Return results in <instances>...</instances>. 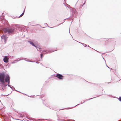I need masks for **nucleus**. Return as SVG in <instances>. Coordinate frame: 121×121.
<instances>
[{"label": "nucleus", "instance_id": "nucleus-1", "mask_svg": "<svg viewBox=\"0 0 121 121\" xmlns=\"http://www.w3.org/2000/svg\"><path fill=\"white\" fill-rule=\"evenodd\" d=\"M15 29L13 27H9L5 28L4 29V32L9 34L14 33Z\"/></svg>", "mask_w": 121, "mask_h": 121}, {"label": "nucleus", "instance_id": "nucleus-2", "mask_svg": "<svg viewBox=\"0 0 121 121\" xmlns=\"http://www.w3.org/2000/svg\"><path fill=\"white\" fill-rule=\"evenodd\" d=\"M5 75L4 73H0V82L3 84L4 83Z\"/></svg>", "mask_w": 121, "mask_h": 121}, {"label": "nucleus", "instance_id": "nucleus-3", "mask_svg": "<svg viewBox=\"0 0 121 121\" xmlns=\"http://www.w3.org/2000/svg\"><path fill=\"white\" fill-rule=\"evenodd\" d=\"M1 40H3L4 43H5L8 37L6 35H3L1 37Z\"/></svg>", "mask_w": 121, "mask_h": 121}, {"label": "nucleus", "instance_id": "nucleus-4", "mask_svg": "<svg viewBox=\"0 0 121 121\" xmlns=\"http://www.w3.org/2000/svg\"><path fill=\"white\" fill-rule=\"evenodd\" d=\"M54 76L57 77L60 80H62L63 78V76L60 74H57Z\"/></svg>", "mask_w": 121, "mask_h": 121}, {"label": "nucleus", "instance_id": "nucleus-5", "mask_svg": "<svg viewBox=\"0 0 121 121\" xmlns=\"http://www.w3.org/2000/svg\"><path fill=\"white\" fill-rule=\"evenodd\" d=\"M10 78L8 75H6V77L5 81L6 82H9L10 80Z\"/></svg>", "mask_w": 121, "mask_h": 121}, {"label": "nucleus", "instance_id": "nucleus-6", "mask_svg": "<svg viewBox=\"0 0 121 121\" xmlns=\"http://www.w3.org/2000/svg\"><path fill=\"white\" fill-rule=\"evenodd\" d=\"M3 60L5 62L7 63L8 62V59L7 56H5L3 59Z\"/></svg>", "mask_w": 121, "mask_h": 121}, {"label": "nucleus", "instance_id": "nucleus-7", "mask_svg": "<svg viewBox=\"0 0 121 121\" xmlns=\"http://www.w3.org/2000/svg\"><path fill=\"white\" fill-rule=\"evenodd\" d=\"M29 42L33 46H34V47H36V46L33 43V42L32 41H29Z\"/></svg>", "mask_w": 121, "mask_h": 121}, {"label": "nucleus", "instance_id": "nucleus-8", "mask_svg": "<svg viewBox=\"0 0 121 121\" xmlns=\"http://www.w3.org/2000/svg\"><path fill=\"white\" fill-rule=\"evenodd\" d=\"M24 12L20 16V17H21L22 16L24 15Z\"/></svg>", "mask_w": 121, "mask_h": 121}, {"label": "nucleus", "instance_id": "nucleus-9", "mask_svg": "<svg viewBox=\"0 0 121 121\" xmlns=\"http://www.w3.org/2000/svg\"><path fill=\"white\" fill-rule=\"evenodd\" d=\"M119 100L121 101V97H119Z\"/></svg>", "mask_w": 121, "mask_h": 121}, {"label": "nucleus", "instance_id": "nucleus-10", "mask_svg": "<svg viewBox=\"0 0 121 121\" xmlns=\"http://www.w3.org/2000/svg\"><path fill=\"white\" fill-rule=\"evenodd\" d=\"M43 55V54H41V58H42V57Z\"/></svg>", "mask_w": 121, "mask_h": 121}, {"label": "nucleus", "instance_id": "nucleus-11", "mask_svg": "<svg viewBox=\"0 0 121 121\" xmlns=\"http://www.w3.org/2000/svg\"><path fill=\"white\" fill-rule=\"evenodd\" d=\"M43 52H46V51H43Z\"/></svg>", "mask_w": 121, "mask_h": 121}]
</instances>
